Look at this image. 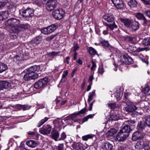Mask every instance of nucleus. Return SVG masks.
<instances>
[{
    "label": "nucleus",
    "instance_id": "f257e3e1",
    "mask_svg": "<svg viewBox=\"0 0 150 150\" xmlns=\"http://www.w3.org/2000/svg\"><path fill=\"white\" fill-rule=\"evenodd\" d=\"M135 147L138 150H150L148 143L143 141L138 142L135 145Z\"/></svg>",
    "mask_w": 150,
    "mask_h": 150
},
{
    "label": "nucleus",
    "instance_id": "f03ea898",
    "mask_svg": "<svg viewBox=\"0 0 150 150\" xmlns=\"http://www.w3.org/2000/svg\"><path fill=\"white\" fill-rule=\"evenodd\" d=\"M52 13L55 18L59 20L62 18L64 17L65 12L63 9L59 8L54 11Z\"/></svg>",
    "mask_w": 150,
    "mask_h": 150
},
{
    "label": "nucleus",
    "instance_id": "7ed1b4c3",
    "mask_svg": "<svg viewBox=\"0 0 150 150\" xmlns=\"http://www.w3.org/2000/svg\"><path fill=\"white\" fill-rule=\"evenodd\" d=\"M57 28L56 25L53 24L41 29V32L45 34H48L54 32Z\"/></svg>",
    "mask_w": 150,
    "mask_h": 150
},
{
    "label": "nucleus",
    "instance_id": "20e7f679",
    "mask_svg": "<svg viewBox=\"0 0 150 150\" xmlns=\"http://www.w3.org/2000/svg\"><path fill=\"white\" fill-rule=\"evenodd\" d=\"M57 3V0H48L46 4V8L49 11L53 10L56 7Z\"/></svg>",
    "mask_w": 150,
    "mask_h": 150
},
{
    "label": "nucleus",
    "instance_id": "39448f33",
    "mask_svg": "<svg viewBox=\"0 0 150 150\" xmlns=\"http://www.w3.org/2000/svg\"><path fill=\"white\" fill-rule=\"evenodd\" d=\"M20 12L23 17H27L33 16L34 11L33 9L28 8L25 10L22 9Z\"/></svg>",
    "mask_w": 150,
    "mask_h": 150
},
{
    "label": "nucleus",
    "instance_id": "423d86ee",
    "mask_svg": "<svg viewBox=\"0 0 150 150\" xmlns=\"http://www.w3.org/2000/svg\"><path fill=\"white\" fill-rule=\"evenodd\" d=\"M48 82V79L45 78L38 80L36 82L34 85L35 88L36 89H39L43 87Z\"/></svg>",
    "mask_w": 150,
    "mask_h": 150
},
{
    "label": "nucleus",
    "instance_id": "0eeeda50",
    "mask_svg": "<svg viewBox=\"0 0 150 150\" xmlns=\"http://www.w3.org/2000/svg\"><path fill=\"white\" fill-rule=\"evenodd\" d=\"M126 104L127 106L124 107V110L127 112H131L137 109V108L132 102H128Z\"/></svg>",
    "mask_w": 150,
    "mask_h": 150
},
{
    "label": "nucleus",
    "instance_id": "6e6552de",
    "mask_svg": "<svg viewBox=\"0 0 150 150\" xmlns=\"http://www.w3.org/2000/svg\"><path fill=\"white\" fill-rule=\"evenodd\" d=\"M52 128V126L49 125H44L42 127L39 129V132L43 134H47L50 132Z\"/></svg>",
    "mask_w": 150,
    "mask_h": 150
},
{
    "label": "nucleus",
    "instance_id": "1a4fd4ad",
    "mask_svg": "<svg viewBox=\"0 0 150 150\" xmlns=\"http://www.w3.org/2000/svg\"><path fill=\"white\" fill-rule=\"evenodd\" d=\"M19 23V21L15 18H12L8 20L5 22L6 25L11 26L18 25Z\"/></svg>",
    "mask_w": 150,
    "mask_h": 150
},
{
    "label": "nucleus",
    "instance_id": "9d476101",
    "mask_svg": "<svg viewBox=\"0 0 150 150\" xmlns=\"http://www.w3.org/2000/svg\"><path fill=\"white\" fill-rule=\"evenodd\" d=\"M129 134L125 133L120 130L116 136L117 139L119 141H123L129 136Z\"/></svg>",
    "mask_w": 150,
    "mask_h": 150
},
{
    "label": "nucleus",
    "instance_id": "9b49d317",
    "mask_svg": "<svg viewBox=\"0 0 150 150\" xmlns=\"http://www.w3.org/2000/svg\"><path fill=\"white\" fill-rule=\"evenodd\" d=\"M144 136V134L140 132H135L132 134V140L135 141L137 140L142 139Z\"/></svg>",
    "mask_w": 150,
    "mask_h": 150
},
{
    "label": "nucleus",
    "instance_id": "f8f14e48",
    "mask_svg": "<svg viewBox=\"0 0 150 150\" xmlns=\"http://www.w3.org/2000/svg\"><path fill=\"white\" fill-rule=\"evenodd\" d=\"M11 86V84L9 82L5 81H0V91L8 88Z\"/></svg>",
    "mask_w": 150,
    "mask_h": 150
},
{
    "label": "nucleus",
    "instance_id": "ddd939ff",
    "mask_svg": "<svg viewBox=\"0 0 150 150\" xmlns=\"http://www.w3.org/2000/svg\"><path fill=\"white\" fill-rule=\"evenodd\" d=\"M139 28V23L137 21H132L129 29L132 31H135Z\"/></svg>",
    "mask_w": 150,
    "mask_h": 150
},
{
    "label": "nucleus",
    "instance_id": "4468645a",
    "mask_svg": "<svg viewBox=\"0 0 150 150\" xmlns=\"http://www.w3.org/2000/svg\"><path fill=\"white\" fill-rule=\"evenodd\" d=\"M104 19L108 22L111 23L114 22L115 18L113 15L110 13H108L103 16Z\"/></svg>",
    "mask_w": 150,
    "mask_h": 150
},
{
    "label": "nucleus",
    "instance_id": "2eb2a0df",
    "mask_svg": "<svg viewBox=\"0 0 150 150\" xmlns=\"http://www.w3.org/2000/svg\"><path fill=\"white\" fill-rule=\"evenodd\" d=\"M120 20L126 27L129 28L132 21V20L127 18H120Z\"/></svg>",
    "mask_w": 150,
    "mask_h": 150
},
{
    "label": "nucleus",
    "instance_id": "dca6fc26",
    "mask_svg": "<svg viewBox=\"0 0 150 150\" xmlns=\"http://www.w3.org/2000/svg\"><path fill=\"white\" fill-rule=\"evenodd\" d=\"M123 62L125 64H132L133 62L132 59L128 56L127 54H124L123 56Z\"/></svg>",
    "mask_w": 150,
    "mask_h": 150
},
{
    "label": "nucleus",
    "instance_id": "f3484780",
    "mask_svg": "<svg viewBox=\"0 0 150 150\" xmlns=\"http://www.w3.org/2000/svg\"><path fill=\"white\" fill-rule=\"evenodd\" d=\"M26 144L28 146L32 148H35L38 145V142L31 140L27 141Z\"/></svg>",
    "mask_w": 150,
    "mask_h": 150
},
{
    "label": "nucleus",
    "instance_id": "a211bd4d",
    "mask_svg": "<svg viewBox=\"0 0 150 150\" xmlns=\"http://www.w3.org/2000/svg\"><path fill=\"white\" fill-rule=\"evenodd\" d=\"M102 148L103 150H112V145L109 142H105L102 144Z\"/></svg>",
    "mask_w": 150,
    "mask_h": 150
},
{
    "label": "nucleus",
    "instance_id": "6ab92c4d",
    "mask_svg": "<svg viewBox=\"0 0 150 150\" xmlns=\"http://www.w3.org/2000/svg\"><path fill=\"white\" fill-rule=\"evenodd\" d=\"M51 136L52 139L57 141V139L59 137V133L57 130L53 128L51 133Z\"/></svg>",
    "mask_w": 150,
    "mask_h": 150
},
{
    "label": "nucleus",
    "instance_id": "aec40b11",
    "mask_svg": "<svg viewBox=\"0 0 150 150\" xmlns=\"http://www.w3.org/2000/svg\"><path fill=\"white\" fill-rule=\"evenodd\" d=\"M88 51L91 57H93L95 55H97L99 57V55L96 50L92 47H90L88 48Z\"/></svg>",
    "mask_w": 150,
    "mask_h": 150
},
{
    "label": "nucleus",
    "instance_id": "412c9836",
    "mask_svg": "<svg viewBox=\"0 0 150 150\" xmlns=\"http://www.w3.org/2000/svg\"><path fill=\"white\" fill-rule=\"evenodd\" d=\"M136 16L138 19L142 20L144 21V25H145L147 23V21L143 14L140 13H137Z\"/></svg>",
    "mask_w": 150,
    "mask_h": 150
},
{
    "label": "nucleus",
    "instance_id": "4be33fe9",
    "mask_svg": "<svg viewBox=\"0 0 150 150\" xmlns=\"http://www.w3.org/2000/svg\"><path fill=\"white\" fill-rule=\"evenodd\" d=\"M40 69V67L39 66L34 65L30 67L27 70L30 73H34L35 72L38 71Z\"/></svg>",
    "mask_w": 150,
    "mask_h": 150
},
{
    "label": "nucleus",
    "instance_id": "5701e85b",
    "mask_svg": "<svg viewBox=\"0 0 150 150\" xmlns=\"http://www.w3.org/2000/svg\"><path fill=\"white\" fill-rule=\"evenodd\" d=\"M117 132L116 129H111L108 131L106 134V136L108 137H110L113 136Z\"/></svg>",
    "mask_w": 150,
    "mask_h": 150
},
{
    "label": "nucleus",
    "instance_id": "b1692460",
    "mask_svg": "<svg viewBox=\"0 0 150 150\" xmlns=\"http://www.w3.org/2000/svg\"><path fill=\"white\" fill-rule=\"evenodd\" d=\"M8 12L2 11L0 12V20H2L7 19L8 16Z\"/></svg>",
    "mask_w": 150,
    "mask_h": 150
},
{
    "label": "nucleus",
    "instance_id": "393cba45",
    "mask_svg": "<svg viewBox=\"0 0 150 150\" xmlns=\"http://www.w3.org/2000/svg\"><path fill=\"white\" fill-rule=\"evenodd\" d=\"M138 129L140 130H143L146 127L145 123L144 121H140L138 123L137 125Z\"/></svg>",
    "mask_w": 150,
    "mask_h": 150
},
{
    "label": "nucleus",
    "instance_id": "a878e982",
    "mask_svg": "<svg viewBox=\"0 0 150 150\" xmlns=\"http://www.w3.org/2000/svg\"><path fill=\"white\" fill-rule=\"evenodd\" d=\"M120 131L124 133L129 134L132 131V129L130 126L128 125H126L123 127Z\"/></svg>",
    "mask_w": 150,
    "mask_h": 150
},
{
    "label": "nucleus",
    "instance_id": "bb28decb",
    "mask_svg": "<svg viewBox=\"0 0 150 150\" xmlns=\"http://www.w3.org/2000/svg\"><path fill=\"white\" fill-rule=\"evenodd\" d=\"M11 30L14 33H18L22 31L20 29L19 25L14 26L12 27Z\"/></svg>",
    "mask_w": 150,
    "mask_h": 150
},
{
    "label": "nucleus",
    "instance_id": "cd10ccee",
    "mask_svg": "<svg viewBox=\"0 0 150 150\" xmlns=\"http://www.w3.org/2000/svg\"><path fill=\"white\" fill-rule=\"evenodd\" d=\"M8 69L6 65L4 63L0 62V73H1L4 71Z\"/></svg>",
    "mask_w": 150,
    "mask_h": 150
},
{
    "label": "nucleus",
    "instance_id": "c85d7f7f",
    "mask_svg": "<svg viewBox=\"0 0 150 150\" xmlns=\"http://www.w3.org/2000/svg\"><path fill=\"white\" fill-rule=\"evenodd\" d=\"M128 5L131 8H134L136 7L137 2L135 0H130L128 2Z\"/></svg>",
    "mask_w": 150,
    "mask_h": 150
},
{
    "label": "nucleus",
    "instance_id": "c756f323",
    "mask_svg": "<svg viewBox=\"0 0 150 150\" xmlns=\"http://www.w3.org/2000/svg\"><path fill=\"white\" fill-rule=\"evenodd\" d=\"M31 73L28 72H27L24 75L23 79L25 81H27L31 79Z\"/></svg>",
    "mask_w": 150,
    "mask_h": 150
},
{
    "label": "nucleus",
    "instance_id": "7c9ffc66",
    "mask_svg": "<svg viewBox=\"0 0 150 150\" xmlns=\"http://www.w3.org/2000/svg\"><path fill=\"white\" fill-rule=\"evenodd\" d=\"M49 118L48 117H45L44 119L41 120L38 123V127H40L42 125L45 123L48 119Z\"/></svg>",
    "mask_w": 150,
    "mask_h": 150
},
{
    "label": "nucleus",
    "instance_id": "2f4dec72",
    "mask_svg": "<svg viewBox=\"0 0 150 150\" xmlns=\"http://www.w3.org/2000/svg\"><path fill=\"white\" fill-rule=\"evenodd\" d=\"M94 136L93 134H88L82 137V139L83 141H87L89 139H92Z\"/></svg>",
    "mask_w": 150,
    "mask_h": 150
},
{
    "label": "nucleus",
    "instance_id": "473e14b6",
    "mask_svg": "<svg viewBox=\"0 0 150 150\" xmlns=\"http://www.w3.org/2000/svg\"><path fill=\"white\" fill-rule=\"evenodd\" d=\"M13 60L17 64H19L21 63L23 61L22 57H21L18 56H16L13 58Z\"/></svg>",
    "mask_w": 150,
    "mask_h": 150
},
{
    "label": "nucleus",
    "instance_id": "72a5a7b5",
    "mask_svg": "<svg viewBox=\"0 0 150 150\" xmlns=\"http://www.w3.org/2000/svg\"><path fill=\"white\" fill-rule=\"evenodd\" d=\"M60 120L59 118H57L53 121V123L56 127H58L60 126Z\"/></svg>",
    "mask_w": 150,
    "mask_h": 150
},
{
    "label": "nucleus",
    "instance_id": "f704fd0d",
    "mask_svg": "<svg viewBox=\"0 0 150 150\" xmlns=\"http://www.w3.org/2000/svg\"><path fill=\"white\" fill-rule=\"evenodd\" d=\"M41 40L42 38H41L37 37L34 39L32 41V42L36 45H38L40 43Z\"/></svg>",
    "mask_w": 150,
    "mask_h": 150
},
{
    "label": "nucleus",
    "instance_id": "c9c22d12",
    "mask_svg": "<svg viewBox=\"0 0 150 150\" xmlns=\"http://www.w3.org/2000/svg\"><path fill=\"white\" fill-rule=\"evenodd\" d=\"M89 94L88 101L89 103H90L93 100V96L95 95V91H93L91 92Z\"/></svg>",
    "mask_w": 150,
    "mask_h": 150
},
{
    "label": "nucleus",
    "instance_id": "e433bc0d",
    "mask_svg": "<svg viewBox=\"0 0 150 150\" xmlns=\"http://www.w3.org/2000/svg\"><path fill=\"white\" fill-rule=\"evenodd\" d=\"M107 26L111 30H112L114 29L117 28V25L115 24L114 22L112 24H107Z\"/></svg>",
    "mask_w": 150,
    "mask_h": 150
},
{
    "label": "nucleus",
    "instance_id": "4c0bfd02",
    "mask_svg": "<svg viewBox=\"0 0 150 150\" xmlns=\"http://www.w3.org/2000/svg\"><path fill=\"white\" fill-rule=\"evenodd\" d=\"M142 43L145 45H150V38H146L144 39L142 41Z\"/></svg>",
    "mask_w": 150,
    "mask_h": 150
},
{
    "label": "nucleus",
    "instance_id": "58836bf2",
    "mask_svg": "<svg viewBox=\"0 0 150 150\" xmlns=\"http://www.w3.org/2000/svg\"><path fill=\"white\" fill-rule=\"evenodd\" d=\"M119 119L118 115L115 114H113L110 117L109 119L110 120L116 121Z\"/></svg>",
    "mask_w": 150,
    "mask_h": 150
},
{
    "label": "nucleus",
    "instance_id": "ea45409f",
    "mask_svg": "<svg viewBox=\"0 0 150 150\" xmlns=\"http://www.w3.org/2000/svg\"><path fill=\"white\" fill-rule=\"evenodd\" d=\"M79 115L78 112H75L69 116L67 117L68 119H72L76 117Z\"/></svg>",
    "mask_w": 150,
    "mask_h": 150
},
{
    "label": "nucleus",
    "instance_id": "a19ab883",
    "mask_svg": "<svg viewBox=\"0 0 150 150\" xmlns=\"http://www.w3.org/2000/svg\"><path fill=\"white\" fill-rule=\"evenodd\" d=\"M124 6V4L122 1H121L120 3H118V4L115 5L116 7L118 9L122 8Z\"/></svg>",
    "mask_w": 150,
    "mask_h": 150
},
{
    "label": "nucleus",
    "instance_id": "79ce46f5",
    "mask_svg": "<svg viewBox=\"0 0 150 150\" xmlns=\"http://www.w3.org/2000/svg\"><path fill=\"white\" fill-rule=\"evenodd\" d=\"M122 93L120 91H117L116 94L115 95V96L116 98V99L117 100H120L121 99V98L122 96Z\"/></svg>",
    "mask_w": 150,
    "mask_h": 150
},
{
    "label": "nucleus",
    "instance_id": "37998d69",
    "mask_svg": "<svg viewBox=\"0 0 150 150\" xmlns=\"http://www.w3.org/2000/svg\"><path fill=\"white\" fill-rule=\"evenodd\" d=\"M19 106L23 110H28L30 108V106L28 105H19Z\"/></svg>",
    "mask_w": 150,
    "mask_h": 150
},
{
    "label": "nucleus",
    "instance_id": "c03bdc74",
    "mask_svg": "<svg viewBox=\"0 0 150 150\" xmlns=\"http://www.w3.org/2000/svg\"><path fill=\"white\" fill-rule=\"evenodd\" d=\"M150 87L148 85H146L144 88H143L142 91L144 93H146L149 92L150 90Z\"/></svg>",
    "mask_w": 150,
    "mask_h": 150
},
{
    "label": "nucleus",
    "instance_id": "a18cd8bd",
    "mask_svg": "<svg viewBox=\"0 0 150 150\" xmlns=\"http://www.w3.org/2000/svg\"><path fill=\"white\" fill-rule=\"evenodd\" d=\"M138 51L137 52H139L143 51H147L149 50V48L148 47H137Z\"/></svg>",
    "mask_w": 150,
    "mask_h": 150
},
{
    "label": "nucleus",
    "instance_id": "49530a36",
    "mask_svg": "<svg viewBox=\"0 0 150 150\" xmlns=\"http://www.w3.org/2000/svg\"><path fill=\"white\" fill-rule=\"evenodd\" d=\"M20 29H23L24 30L27 29L29 28V25L28 24H22L19 25Z\"/></svg>",
    "mask_w": 150,
    "mask_h": 150
},
{
    "label": "nucleus",
    "instance_id": "de8ad7c7",
    "mask_svg": "<svg viewBox=\"0 0 150 150\" xmlns=\"http://www.w3.org/2000/svg\"><path fill=\"white\" fill-rule=\"evenodd\" d=\"M60 53V52H52L49 53L48 55L50 57L56 56Z\"/></svg>",
    "mask_w": 150,
    "mask_h": 150
},
{
    "label": "nucleus",
    "instance_id": "09e8293b",
    "mask_svg": "<svg viewBox=\"0 0 150 150\" xmlns=\"http://www.w3.org/2000/svg\"><path fill=\"white\" fill-rule=\"evenodd\" d=\"M102 43V45L105 48L109 47L110 46L107 41H103Z\"/></svg>",
    "mask_w": 150,
    "mask_h": 150
},
{
    "label": "nucleus",
    "instance_id": "8fccbe9b",
    "mask_svg": "<svg viewBox=\"0 0 150 150\" xmlns=\"http://www.w3.org/2000/svg\"><path fill=\"white\" fill-rule=\"evenodd\" d=\"M76 150H83L82 145L79 144H77L75 147Z\"/></svg>",
    "mask_w": 150,
    "mask_h": 150
},
{
    "label": "nucleus",
    "instance_id": "3c124183",
    "mask_svg": "<svg viewBox=\"0 0 150 150\" xmlns=\"http://www.w3.org/2000/svg\"><path fill=\"white\" fill-rule=\"evenodd\" d=\"M56 36V35H52L50 36L47 37L46 38V40L47 41H50L54 38Z\"/></svg>",
    "mask_w": 150,
    "mask_h": 150
},
{
    "label": "nucleus",
    "instance_id": "603ef678",
    "mask_svg": "<svg viewBox=\"0 0 150 150\" xmlns=\"http://www.w3.org/2000/svg\"><path fill=\"white\" fill-rule=\"evenodd\" d=\"M64 144H59L58 146L56 147V149H57L58 150H64Z\"/></svg>",
    "mask_w": 150,
    "mask_h": 150
},
{
    "label": "nucleus",
    "instance_id": "864d4df0",
    "mask_svg": "<svg viewBox=\"0 0 150 150\" xmlns=\"http://www.w3.org/2000/svg\"><path fill=\"white\" fill-rule=\"evenodd\" d=\"M146 122L147 125L149 126H150V116H147L146 119Z\"/></svg>",
    "mask_w": 150,
    "mask_h": 150
},
{
    "label": "nucleus",
    "instance_id": "5fc2aeb1",
    "mask_svg": "<svg viewBox=\"0 0 150 150\" xmlns=\"http://www.w3.org/2000/svg\"><path fill=\"white\" fill-rule=\"evenodd\" d=\"M38 76V74L37 73H33L32 75L31 74V79H37Z\"/></svg>",
    "mask_w": 150,
    "mask_h": 150
},
{
    "label": "nucleus",
    "instance_id": "6e6d98bb",
    "mask_svg": "<svg viewBox=\"0 0 150 150\" xmlns=\"http://www.w3.org/2000/svg\"><path fill=\"white\" fill-rule=\"evenodd\" d=\"M86 111V108L81 109L78 113L79 115L81 114H83L85 113Z\"/></svg>",
    "mask_w": 150,
    "mask_h": 150
},
{
    "label": "nucleus",
    "instance_id": "4d7b16f0",
    "mask_svg": "<svg viewBox=\"0 0 150 150\" xmlns=\"http://www.w3.org/2000/svg\"><path fill=\"white\" fill-rule=\"evenodd\" d=\"M144 4L150 5V0H141Z\"/></svg>",
    "mask_w": 150,
    "mask_h": 150
},
{
    "label": "nucleus",
    "instance_id": "13d9d810",
    "mask_svg": "<svg viewBox=\"0 0 150 150\" xmlns=\"http://www.w3.org/2000/svg\"><path fill=\"white\" fill-rule=\"evenodd\" d=\"M131 126L133 125L135 123V122L132 120H129L126 121Z\"/></svg>",
    "mask_w": 150,
    "mask_h": 150
},
{
    "label": "nucleus",
    "instance_id": "bf43d9fd",
    "mask_svg": "<svg viewBox=\"0 0 150 150\" xmlns=\"http://www.w3.org/2000/svg\"><path fill=\"white\" fill-rule=\"evenodd\" d=\"M91 62L92 64V66L91 68V70H93L96 67V65L95 63L93 61H92Z\"/></svg>",
    "mask_w": 150,
    "mask_h": 150
},
{
    "label": "nucleus",
    "instance_id": "052dcab7",
    "mask_svg": "<svg viewBox=\"0 0 150 150\" xmlns=\"http://www.w3.org/2000/svg\"><path fill=\"white\" fill-rule=\"evenodd\" d=\"M66 138V135L64 133H62L61 135V138L60 139L64 140Z\"/></svg>",
    "mask_w": 150,
    "mask_h": 150
},
{
    "label": "nucleus",
    "instance_id": "680f3d73",
    "mask_svg": "<svg viewBox=\"0 0 150 150\" xmlns=\"http://www.w3.org/2000/svg\"><path fill=\"white\" fill-rule=\"evenodd\" d=\"M112 1L115 6L118 4L121 1H122V0H112Z\"/></svg>",
    "mask_w": 150,
    "mask_h": 150
},
{
    "label": "nucleus",
    "instance_id": "e2e57ef3",
    "mask_svg": "<svg viewBox=\"0 0 150 150\" xmlns=\"http://www.w3.org/2000/svg\"><path fill=\"white\" fill-rule=\"evenodd\" d=\"M98 72L101 74H103L104 72V70L103 68V67L99 68L98 69Z\"/></svg>",
    "mask_w": 150,
    "mask_h": 150
},
{
    "label": "nucleus",
    "instance_id": "0e129e2a",
    "mask_svg": "<svg viewBox=\"0 0 150 150\" xmlns=\"http://www.w3.org/2000/svg\"><path fill=\"white\" fill-rule=\"evenodd\" d=\"M144 13L148 17L150 18V10H147L145 11Z\"/></svg>",
    "mask_w": 150,
    "mask_h": 150
},
{
    "label": "nucleus",
    "instance_id": "69168bd1",
    "mask_svg": "<svg viewBox=\"0 0 150 150\" xmlns=\"http://www.w3.org/2000/svg\"><path fill=\"white\" fill-rule=\"evenodd\" d=\"M126 99H129V96L130 95V93L128 92H126L124 93Z\"/></svg>",
    "mask_w": 150,
    "mask_h": 150
},
{
    "label": "nucleus",
    "instance_id": "338daca9",
    "mask_svg": "<svg viewBox=\"0 0 150 150\" xmlns=\"http://www.w3.org/2000/svg\"><path fill=\"white\" fill-rule=\"evenodd\" d=\"M132 50L133 52H137L138 49L137 47L136 46H134L133 47H131Z\"/></svg>",
    "mask_w": 150,
    "mask_h": 150
},
{
    "label": "nucleus",
    "instance_id": "774afa93",
    "mask_svg": "<svg viewBox=\"0 0 150 150\" xmlns=\"http://www.w3.org/2000/svg\"><path fill=\"white\" fill-rule=\"evenodd\" d=\"M108 105L111 108L114 109L115 106V103H112L108 104Z\"/></svg>",
    "mask_w": 150,
    "mask_h": 150
}]
</instances>
